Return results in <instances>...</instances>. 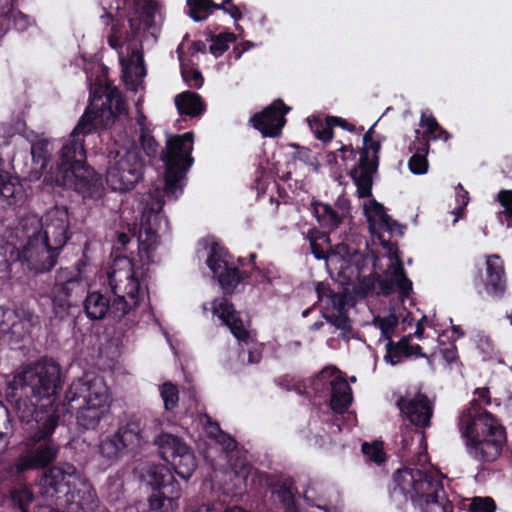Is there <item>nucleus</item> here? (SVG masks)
I'll return each instance as SVG.
<instances>
[{"mask_svg": "<svg viewBox=\"0 0 512 512\" xmlns=\"http://www.w3.org/2000/svg\"><path fill=\"white\" fill-rule=\"evenodd\" d=\"M211 312L221 323L229 328L231 334L243 347H248V363L258 364L262 359V347L245 328L241 313L227 297L215 298L211 303Z\"/></svg>", "mask_w": 512, "mask_h": 512, "instance_id": "obj_15", "label": "nucleus"}, {"mask_svg": "<svg viewBox=\"0 0 512 512\" xmlns=\"http://www.w3.org/2000/svg\"><path fill=\"white\" fill-rule=\"evenodd\" d=\"M253 46V43L249 41L238 44L234 47L231 56H234V58L238 60L244 52L248 51Z\"/></svg>", "mask_w": 512, "mask_h": 512, "instance_id": "obj_62", "label": "nucleus"}, {"mask_svg": "<svg viewBox=\"0 0 512 512\" xmlns=\"http://www.w3.org/2000/svg\"><path fill=\"white\" fill-rule=\"evenodd\" d=\"M364 211L371 234L379 239L383 248L388 249L389 253H392L393 250L397 251V244L385 240L383 235L377 230L382 226L383 222L390 220V215L386 213L384 206L375 199H372L365 205Z\"/></svg>", "mask_w": 512, "mask_h": 512, "instance_id": "obj_27", "label": "nucleus"}, {"mask_svg": "<svg viewBox=\"0 0 512 512\" xmlns=\"http://www.w3.org/2000/svg\"><path fill=\"white\" fill-rule=\"evenodd\" d=\"M379 166V156H373L370 158L368 154V148H362L360 151L359 163L354 168L358 169L359 173H368L373 175Z\"/></svg>", "mask_w": 512, "mask_h": 512, "instance_id": "obj_45", "label": "nucleus"}, {"mask_svg": "<svg viewBox=\"0 0 512 512\" xmlns=\"http://www.w3.org/2000/svg\"><path fill=\"white\" fill-rule=\"evenodd\" d=\"M430 144L427 140L421 137L420 142L413 141L409 145V150L413 152V155L408 161V167L413 174L422 175L428 171V160L427 155L429 152Z\"/></svg>", "mask_w": 512, "mask_h": 512, "instance_id": "obj_30", "label": "nucleus"}, {"mask_svg": "<svg viewBox=\"0 0 512 512\" xmlns=\"http://www.w3.org/2000/svg\"><path fill=\"white\" fill-rule=\"evenodd\" d=\"M308 125L315 137L323 143L330 142L334 137V125L329 120V115L324 120L319 117L308 119Z\"/></svg>", "mask_w": 512, "mask_h": 512, "instance_id": "obj_35", "label": "nucleus"}, {"mask_svg": "<svg viewBox=\"0 0 512 512\" xmlns=\"http://www.w3.org/2000/svg\"><path fill=\"white\" fill-rule=\"evenodd\" d=\"M86 262L79 259L71 267H61L57 270L55 280L50 290L53 312L56 317L63 319L79 308L88 284L83 277Z\"/></svg>", "mask_w": 512, "mask_h": 512, "instance_id": "obj_11", "label": "nucleus"}, {"mask_svg": "<svg viewBox=\"0 0 512 512\" xmlns=\"http://www.w3.org/2000/svg\"><path fill=\"white\" fill-rule=\"evenodd\" d=\"M228 250L219 243L214 242L210 246L206 260L208 268L217 278L225 295H232L236 287L243 283V271L228 264Z\"/></svg>", "mask_w": 512, "mask_h": 512, "instance_id": "obj_20", "label": "nucleus"}, {"mask_svg": "<svg viewBox=\"0 0 512 512\" xmlns=\"http://www.w3.org/2000/svg\"><path fill=\"white\" fill-rule=\"evenodd\" d=\"M327 389L330 391V407L337 415H343L353 402V392L347 380L337 374L327 381Z\"/></svg>", "mask_w": 512, "mask_h": 512, "instance_id": "obj_26", "label": "nucleus"}, {"mask_svg": "<svg viewBox=\"0 0 512 512\" xmlns=\"http://www.w3.org/2000/svg\"><path fill=\"white\" fill-rule=\"evenodd\" d=\"M38 324L39 316L24 305L13 308L0 306V334L9 335L16 343L30 335Z\"/></svg>", "mask_w": 512, "mask_h": 512, "instance_id": "obj_19", "label": "nucleus"}, {"mask_svg": "<svg viewBox=\"0 0 512 512\" xmlns=\"http://www.w3.org/2000/svg\"><path fill=\"white\" fill-rule=\"evenodd\" d=\"M327 322L344 332L352 330L351 321L346 312H338V314L324 315Z\"/></svg>", "mask_w": 512, "mask_h": 512, "instance_id": "obj_51", "label": "nucleus"}, {"mask_svg": "<svg viewBox=\"0 0 512 512\" xmlns=\"http://www.w3.org/2000/svg\"><path fill=\"white\" fill-rule=\"evenodd\" d=\"M372 324L380 330V339L387 340L388 342L392 340V336L399 325V318L395 313H390L385 317L375 316Z\"/></svg>", "mask_w": 512, "mask_h": 512, "instance_id": "obj_38", "label": "nucleus"}, {"mask_svg": "<svg viewBox=\"0 0 512 512\" xmlns=\"http://www.w3.org/2000/svg\"><path fill=\"white\" fill-rule=\"evenodd\" d=\"M362 452L369 461L377 465H381L386 461V453L384 452L383 443L381 441H374L372 443L364 442L362 444Z\"/></svg>", "mask_w": 512, "mask_h": 512, "instance_id": "obj_42", "label": "nucleus"}, {"mask_svg": "<svg viewBox=\"0 0 512 512\" xmlns=\"http://www.w3.org/2000/svg\"><path fill=\"white\" fill-rule=\"evenodd\" d=\"M400 340L398 342H394L393 340L388 341L385 345L386 354L384 359L386 362L391 365H397L401 362L402 357H405L406 349L400 348Z\"/></svg>", "mask_w": 512, "mask_h": 512, "instance_id": "obj_47", "label": "nucleus"}, {"mask_svg": "<svg viewBox=\"0 0 512 512\" xmlns=\"http://www.w3.org/2000/svg\"><path fill=\"white\" fill-rule=\"evenodd\" d=\"M38 492L50 505L67 512H94L98 506L95 489L77 475L72 465L43 470Z\"/></svg>", "mask_w": 512, "mask_h": 512, "instance_id": "obj_6", "label": "nucleus"}, {"mask_svg": "<svg viewBox=\"0 0 512 512\" xmlns=\"http://www.w3.org/2000/svg\"><path fill=\"white\" fill-rule=\"evenodd\" d=\"M289 110L290 108L285 105L283 100L277 99L261 112L251 116L249 122L263 137L275 138L280 135L281 130L285 126V115Z\"/></svg>", "mask_w": 512, "mask_h": 512, "instance_id": "obj_22", "label": "nucleus"}, {"mask_svg": "<svg viewBox=\"0 0 512 512\" xmlns=\"http://www.w3.org/2000/svg\"><path fill=\"white\" fill-rule=\"evenodd\" d=\"M136 37L137 36H133L132 31L130 33L126 32L125 43L127 56L124 55V43L121 41L122 29L118 23H112L111 32L107 37L108 45L118 53L119 62L125 74H127L134 65L144 69L143 52L137 46Z\"/></svg>", "mask_w": 512, "mask_h": 512, "instance_id": "obj_23", "label": "nucleus"}, {"mask_svg": "<svg viewBox=\"0 0 512 512\" xmlns=\"http://www.w3.org/2000/svg\"><path fill=\"white\" fill-rule=\"evenodd\" d=\"M256 257L257 255L255 253L250 254V270H243V283H247L250 285H259L269 280L266 272H264L263 270L256 266Z\"/></svg>", "mask_w": 512, "mask_h": 512, "instance_id": "obj_41", "label": "nucleus"}, {"mask_svg": "<svg viewBox=\"0 0 512 512\" xmlns=\"http://www.w3.org/2000/svg\"><path fill=\"white\" fill-rule=\"evenodd\" d=\"M351 179L357 188L359 198H368L372 196L373 175L368 173H359L357 168L351 169L349 173Z\"/></svg>", "mask_w": 512, "mask_h": 512, "instance_id": "obj_39", "label": "nucleus"}, {"mask_svg": "<svg viewBox=\"0 0 512 512\" xmlns=\"http://www.w3.org/2000/svg\"><path fill=\"white\" fill-rule=\"evenodd\" d=\"M64 405L68 411L76 410V420L80 428L94 430L101 419L109 412V392L100 376L74 380L65 393Z\"/></svg>", "mask_w": 512, "mask_h": 512, "instance_id": "obj_9", "label": "nucleus"}, {"mask_svg": "<svg viewBox=\"0 0 512 512\" xmlns=\"http://www.w3.org/2000/svg\"><path fill=\"white\" fill-rule=\"evenodd\" d=\"M412 334L404 335L400 338V348L406 349L405 358L411 356L424 358L426 354L423 352L422 347L419 344H411Z\"/></svg>", "mask_w": 512, "mask_h": 512, "instance_id": "obj_52", "label": "nucleus"}, {"mask_svg": "<svg viewBox=\"0 0 512 512\" xmlns=\"http://www.w3.org/2000/svg\"><path fill=\"white\" fill-rule=\"evenodd\" d=\"M329 120L334 125V127H340L343 130L351 133H356L359 135L364 131L363 126L356 127L353 123L339 116L329 115Z\"/></svg>", "mask_w": 512, "mask_h": 512, "instance_id": "obj_53", "label": "nucleus"}, {"mask_svg": "<svg viewBox=\"0 0 512 512\" xmlns=\"http://www.w3.org/2000/svg\"><path fill=\"white\" fill-rule=\"evenodd\" d=\"M136 123L139 126L140 133H142L144 130L148 131L153 129L152 124L148 122L147 117L142 112L138 113L136 117Z\"/></svg>", "mask_w": 512, "mask_h": 512, "instance_id": "obj_64", "label": "nucleus"}, {"mask_svg": "<svg viewBox=\"0 0 512 512\" xmlns=\"http://www.w3.org/2000/svg\"><path fill=\"white\" fill-rule=\"evenodd\" d=\"M213 0H186L187 15L195 22L205 21L211 13V7H214Z\"/></svg>", "mask_w": 512, "mask_h": 512, "instance_id": "obj_37", "label": "nucleus"}, {"mask_svg": "<svg viewBox=\"0 0 512 512\" xmlns=\"http://www.w3.org/2000/svg\"><path fill=\"white\" fill-rule=\"evenodd\" d=\"M19 189L18 179L12 177L8 172L0 170V197L9 199L14 197Z\"/></svg>", "mask_w": 512, "mask_h": 512, "instance_id": "obj_44", "label": "nucleus"}, {"mask_svg": "<svg viewBox=\"0 0 512 512\" xmlns=\"http://www.w3.org/2000/svg\"><path fill=\"white\" fill-rule=\"evenodd\" d=\"M388 503L399 512H453L442 479L416 467L397 469L387 485Z\"/></svg>", "mask_w": 512, "mask_h": 512, "instance_id": "obj_5", "label": "nucleus"}, {"mask_svg": "<svg viewBox=\"0 0 512 512\" xmlns=\"http://www.w3.org/2000/svg\"><path fill=\"white\" fill-rule=\"evenodd\" d=\"M149 438L146 420L133 415L121 422L114 433L100 440L99 453L110 463H116L124 457L134 458L141 453Z\"/></svg>", "mask_w": 512, "mask_h": 512, "instance_id": "obj_10", "label": "nucleus"}, {"mask_svg": "<svg viewBox=\"0 0 512 512\" xmlns=\"http://www.w3.org/2000/svg\"><path fill=\"white\" fill-rule=\"evenodd\" d=\"M292 485V482L289 481H279L271 485V493L274 501L287 512H290L295 508Z\"/></svg>", "mask_w": 512, "mask_h": 512, "instance_id": "obj_33", "label": "nucleus"}, {"mask_svg": "<svg viewBox=\"0 0 512 512\" xmlns=\"http://www.w3.org/2000/svg\"><path fill=\"white\" fill-rule=\"evenodd\" d=\"M12 385L14 395L30 402L32 425L54 433L60 420L57 403L62 388L60 365L48 358L38 360L15 375Z\"/></svg>", "mask_w": 512, "mask_h": 512, "instance_id": "obj_3", "label": "nucleus"}, {"mask_svg": "<svg viewBox=\"0 0 512 512\" xmlns=\"http://www.w3.org/2000/svg\"><path fill=\"white\" fill-rule=\"evenodd\" d=\"M32 432L25 438V450L19 454L10 466V473L18 481L25 480L29 471L45 468L52 463L59 451V446L51 439L53 433H46L41 427L31 425Z\"/></svg>", "mask_w": 512, "mask_h": 512, "instance_id": "obj_12", "label": "nucleus"}, {"mask_svg": "<svg viewBox=\"0 0 512 512\" xmlns=\"http://www.w3.org/2000/svg\"><path fill=\"white\" fill-rule=\"evenodd\" d=\"M10 426V413L7 407L0 401V435L7 432Z\"/></svg>", "mask_w": 512, "mask_h": 512, "instance_id": "obj_57", "label": "nucleus"}, {"mask_svg": "<svg viewBox=\"0 0 512 512\" xmlns=\"http://www.w3.org/2000/svg\"><path fill=\"white\" fill-rule=\"evenodd\" d=\"M382 229H385L390 233H393L396 230H398L399 235H403V226L400 225L396 220L392 219L391 216L390 220L383 222L382 226H380L377 230L381 233Z\"/></svg>", "mask_w": 512, "mask_h": 512, "instance_id": "obj_60", "label": "nucleus"}, {"mask_svg": "<svg viewBox=\"0 0 512 512\" xmlns=\"http://www.w3.org/2000/svg\"><path fill=\"white\" fill-rule=\"evenodd\" d=\"M10 25L17 31H25L31 25V19L19 10L10 9L0 17V38L7 33Z\"/></svg>", "mask_w": 512, "mask_h": 512, "instance_id": "obj_32", "label": "nucleus"}, {"mask_svg": "<svg viewBox=\"0 0 512 512\" xmlns=\"http://www.w3.org/2000/svg\"><path fill=\"white\" fill-rule=\"evenodd\" d=\"M307 239L310 242L311 253L318 260L326 259L327 255L321 244L318 243V239H323L325 241H329V237L325 234H322L315 229L309 230L307 234Z\"/></svg>", "mask_w": 512, "mask_h": 512, "instance_id": "obj_46", "label": "nucleus"}, {"mask_svg": "<svg viewBox=\"0 0 512 512\" xmlns=\"http://www.w3.org/2000/svg\"><path fill=\"white\" fill-rule=\"evenodd\" d=\"M31 235H37V238L62 251L72 237L67 208L56 207L46 212L43 218L37 221Z\"/></svg>", "mask_w": 512, "mask_h": 512, "instance_id": "obj_18", "label": "nucleus"}, {"mask_svg": "<svg viewBox=\"0 0 512 512\" xmlns=\"http://www.w3.org/2000/svg\"><path fill=\"white\" fill-rule=\"evenodd\" d=\"M144 162L135 150H117L113 161H109L106 183L113 191L132 190L142 179Z\"/></svg>", "mask_w": 512, "mask_h": 512, "instance_id": "obj_14", "label": "nucleus"}, {"mask_svg": "<svg viewBox=\"0 0 512 512\" xmlns=\"http://www.w3.org/2000/svg\"><path fill=\"white\" fill-rule=\"evenodd\" d=\"M503 210L497 213L498 221L506 228L512 229V190L502 189L496 196Z\"/></svg>", "mask_w": 512, "mask_h": 512, "instance_id": "obj_36", "label": "nucleus"}, {"mask_svg": "<svg viewBox=\"0 0 512 512\" xmlns=\"http://www.w3.org/2000/svg\"><path fill=\"white\" fill-rule=\"evenodd\" d=\"M333 306L338 309V312H345L347 304V295L345 293H334L330 291Z\"/></svg>", "mask_w": 512, "mask_h": 512, "instance_id": "obj_59", "label": "nucleus"}, {"mask_svg": "<svg viewBox=\"0 0 512 512\" xmlns=\"http://www.w3.org/2000/svg\"><path fill=\"white\" fill-rule=\"evenodd\" d=\"M148 484L152 494L148 498L152 510L159 512H174L182 495L179 482L165 465H153L147 472Z\"/></svg>", "mask_w": 512, "mask_h": 512, "instance_id": "obj_13", "label": "nucleus"}, {"mask_svg": "<svg viewBox=\"0 0 512 512\" xmlns=\"http://www.w3.org/2000/svg\"><path fill=\"white\" fill-rule=\"evenodd\" d=\"M193 132H185L167 139L161 160L165 165L163 191L155 190L143 199L141 228L137 238V249L143 265L153 262V253L158 244L157 222L163 218L164 197L177 200L183 193L184 180L194 163L192 157Z\"/></svg>", "mask_w": 512, "mask_h": 512, "instance_id": "obj_2", "label": "nucleus"}, {"mask_svg": "<svg viewBox=\"0 0 512 512\" xmlns=\"http://www.w3.org/2000/svg\"><path fill=\"white\" fill-rule=\"evenodd\" d=\"M61 251L52 247L37 235H27V242L16 251V260L26 264L30 271L45 273L51 271L58 262Z\"/></svg>", "mask_w": 512, "mask_h": 512, "instance_id": "obj_17", "label": "nucleus"}, {"mask_svg": "<svg viewBox=\"0 0 512 512\" xmlns=\"http://www.w3.org/2000/svg\"><path fill=\"white\" fill-rule=\"evenodd\" d=\"M108 285L113 298L101 290H87L85 293L81 303L89 320L98 321L106 317L119 320L140 305L141 284L134 265L128 271L109 272Z\"/></svg>", "mask_w": 512, "mask_h": 512, "instance_id": "obj_7", "label": "nucleus"}, {"mask_svg": "<svg viewBox=\"0 0 512 512\" xmlns=\"http://www.w3.org/2000/svg\"><path fill=\"white\" fill-rule=\"evenodd\" d=\"M206 40L212 42L209 51L213 56L218 58L229 49L230 43L236 41V35L233 32H222L215 35L212 31L207 30Z\"/></svg>", "mask_w": 512, "mask_h": 512, "instance_id": "obj_34", "label": "nucleus"}, {"mask_svg": "<svg viewBox=\"0 0 512 512\" xmlns=\"http://www.w3.org/2000/svg\"><path fill=\"white\" fill-rule=\"evenodd\" d=\"M469 201L470 198L468 191L463 187L461 183H459L456 186V202L459 204L455 212L457 217L462 216L465 207L468 205Z\"/></svg>", "mask_w": 512, "mask_h": 512, "instance_id": "obj_54", "label": "nucleus"}, {"mask_svg": "<svg viewBox=\"0 0 512 512\" xmlns=\"http://www.w3.org/2000/svg\"><path fill=\"white\" fill-rule=\"evenodd\" d=\"M340 147L337 149L338 152H341V158L343 161L353 160L356 157V150L353 148L352 144H343L341 141H338Z\"/></svg>", "mask_w": 512, "mask_h": 512, "instance_id": "obj_58", "label": "nucleus"}, {"mask_svg": "<svg viewBox=\"0 0 512 512\" xmlns=\"http://www.w3.org/2000/svg\"><path fill=\"white\" fill-rule=\"evenodd\" d=\"M310 207L317 222L323 228L334 230L343 222V215L339 214L329 203L313 199Z\"/></svg>", "mask_w": 512, "mask_h": 512, "instance_id": "obj_28", "label": "nucleus"}, {"mask_svg": "<svg viewBox=\"0 0 512 512\" xmlns=\"http://www.w3.org/2000/svg\"><path fill=\"white\" fill-rule=\"evenodd\" d=\"M469 512H495L496 503L491 497L476 496L471 499Z\"/></svg>", "mask_w": 512, "mask_h": 512, "instance_id": "obj_48", "label": "nucleus"}, {"mask_svg": "<svg viewBox=\"0 0 512 512\" xmlns=\"http://www.w3.org/2000/svg\"><path fill=\"white\" fill-rule=\"evenodd\" d=\"M11 502L20 512H29V506L33 501V493L27 485L14 488L10 492Z\"/></svg>", "mask_w": 512, "mask_h": 512, "instance_id": "obj_40", "label": "nucleus"}, {"mask_svg": "<svg viewBox=\"0 0 512 512\" xmlns=\"http://www.w3.org/2000/svg\"><path fill=\"white\" fill-rule=\"evenodd\" d=\"M153 129L144 130L139 135L140 144L149 157H155L158 153L159 144L152 135Z\"/></svg>", "mask_w": 512, "mask_h": 512, "instance_id": "obj_49", "label": "nucleus"}, {"mask_svg": "<svg viewBox=\"0 0 512 512\" xmlns=\"http://www.w3.org/2000/svg\"><path fill=\"white\" fill-rule=\"evenodd\" d=\"M155 443L161 458L172 466L178 476L188 480L197 468L193 449L180 437L168 433L160 434Z\"/></svg>", "mask_w": 512, "mask_h": 512, "instance_id": "obj_16", "label": "nucleus"}, {"mask_svg": "<svg viewBox=\"0 0 512 512\" xmlns=\"http://www.w3.org/2000/svg\"><path fill=\"white\" fill-rule=\"evenodd\" d=\"M390 254L391 257L395 256L396 262L390 266L384 277L374 270L369 275H364L368 258L358 252L353 253L349 259L342 260L339 276L346 283L357 281L355 292L362 297L372 294L378 287L377 295L390 296L397 291L399 297L404 300L411 295L413 283L407 277L403 262L396 252Z\"/></svg>", "mask_w": 512, "mask_h": 512, "instance_id": "obj_8", "label": "nucleus"}, {"mask_svg": "<svg viewBox=\"0 0 512 512\" xmlns=\"http://www.w3.org/2000/svg\"><path fill=\"white\" fill-rule=\"evenodd\" d=\"M181 75L185 83L191 88L199 89L204 83L202 73L196 68H182Z\"/></svg>", "mask_w": 512, "mask_h": 512, "instance_id": "obj_50", "label": "nucleus"}, {"mask_svg": "<svg viewBox=\"0 0 512 512\" xmlns=\"http://www.w3.org/2000/svg\"><path fill=\"white\" fill-rule=\"evenodd\" d=\"M126 113L125 100L117 89L110 91L105 100L94 95L69 140L62 146L56 166H51L46 173L44 182L73 189L83 198H100L103 193L102 177L87 164L84 137L109 128L117 117Z\"/></svg>", "mask_w": 512, "mask_h": 512, "instance_id": "obj_1", "label": "nucleus"}, {"mask_svg": "<svg viewBox=\"0 0 512 512\" xmlns=\"http://www.w3.org/2000/svg\"><path fill=\"white\" fill-rule=\"evenodd\" d=\"M134 17L129 18V26L133 36H138L140 30L155 29L156 15L159 12L158 3L155 0H133Z\"/></svg>", "mask_w": 512, "mask_h": 512, "instance_id": "obj_25", "label": "nucleus"}, {"mask_svg": "<svg viewBox=\"0 0 512 512\" xmlns=\"http://www.w3.org/2000/svg\"><path fill=\"white\" fill-rule=\"evenodd\" d=\"M396 406L414 426L423 429L430 427L434 403L426 394L418 392L412 399L400 396L396 401Z\"/></svg>", "mask_w": 512, "mask_h": 512, "instance_id": "obj_24", "label": "nucleus"}, {"mask_svg": "<svg viewBox=\"0 0 512 512\" xmlns=\"http://www.w3.org/2000/svg\"><path fill=\"white\" fill-rule=\"evenodd\" d=\"M50 141L47 139H38L31 145V155L35 165V176L39 178L47 169L51 158Z\"/></svg>", "mask_w": 512, "mask_h": 512, "instance_id": "obj_31", "label": "nucleus"}, {"mask_svg": "<svg viewBox=\"0 0 512 512\" xmlns=\"http://www.w3.org/2000/svg\"><path fill=\"white\" fill-rule=\"evenodd\" d=\"M246 6L244 4L242 5H235L233 1L227 5V14L231 16L232 19L235 21H239L243 17L242 10L245 9Z\"/></svg>", "mask_w": 512, "mask_h": 512, "instance_id": "obj_61", "label": "nucleus"}, {"mask_svg": "<svg viewBox=\"0 0 512 512\" xmlns=\"http://www.w3.org/2000/svg\"><path fill=\"white\" fill-rule=\"evenodd\" d=\"M160 394L166 410L172 411L178 406L179 390L175 384L170 381L163 383L160 387Z\"/></svg>", "mask_w": 512, "mask_h": 512, "instance_id": "obj_43", "label": "nucleus"}, {"mask_svg": "<svg viewBox=\"0 0 512 512\" xmlns=\"http://www.w3.org/2000/svg\"><path fill=\"white\" fill-rule=\"evenodd\" d=\"M474 394L478 398L471 400L469 406L460 413L457 427L464 440L467 455L484 469L486 465L500 458L506 443V430L499 420L481 405L491 404L489 389L476 388Z\"/></svg>", "mask_w": 512, "mask_h": 512, "instance_id": "obj_4", "label": "nucleus"}, {"mask_svg": "<svg viewBox=\"0 0 512 512\" xmlns=\"http://www.w3.org/2000/svg\"><path fill=\"white\" fill-rule=\"evenodd\" d=\"M175 105L180 115L199 117L206 110L202 97L192 91H184L175 97Z\"/></svg>", "mask_w": 512, "mask_h": 512, "instance_id": "obj_29", "label": "nucleus"}, {"mask_svg": "<svg viewBox=\"0 0 512 512\" xmlns=\"http://www.w3.org/2000/svg\"><path fill=\"white\" fill-rule=\"evenodd\" d=\"M440 353L448 365H452L459 362L458 349L454 342L450 343L449 346L440 349Z\"/></svg>", "mask_w": 512, "mask_h": 512, "instance_id": "obj_55", "label": "nucleus"}, {"mask_svg": "<svg viewBox=\"0 0 512 512\" xmlns=\"http://www.w3.org/2000/svg\"><path fill=\"white\" fill-rule=\"evenodd\" d=\"M485 278L482 275V269L477 268L473 282L477 288L483 286L485 292L494 298H502L507 289V278L503 260L499 255L492 254L486 257Z\"/></svg>", "mask_w": 512, "mask_h": 512, "instance_id": "obj_21", "label": "nucleus"}, {"mask_svg": "<svg viewBox=\"0 0 512 512\" xmlns=\"http://www.w3.org/2000/svg\"><path fill=\"white\" fill-rule=\"evenodd\" d=\"M414 442V437L410 432L401 435V448H402V456L405 455L408 451H410V447Z\"/></svg>", "mask_w": 512, "mask_h": 512, "instance_id": "obj_63", "label": "nucleus"}, {"mask_svg": "<svg viewBox=\"0 0 512 512\" xmlns=\"http://www.w3.org/2000/svg\"><path fill=\"white\" fill-rule=\"evenodd\" d=\"M441 129V125L438 123V121L431 127H428L423 133L420 130H415V140L416 143L420 142L421 137L425 138L427 140V143L430 142V140H433V136L436 134L437 130Z\"/></svg>", "mask_w": 512, "mask_h": 512, "instance_id": "obj_56", "label": "nucleus"}]
</instances>
